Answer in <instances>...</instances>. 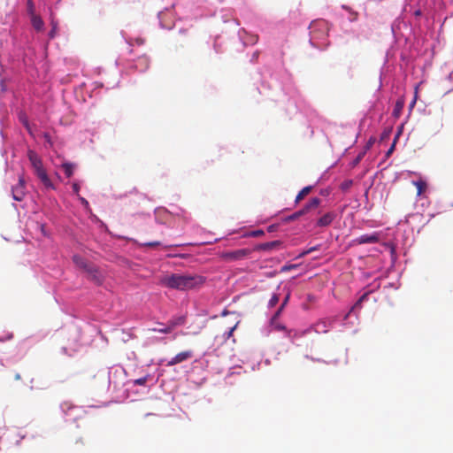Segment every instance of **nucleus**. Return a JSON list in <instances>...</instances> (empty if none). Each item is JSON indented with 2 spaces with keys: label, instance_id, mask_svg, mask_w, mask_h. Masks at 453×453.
I'll return each mask as SVG.
<instances>
[{
  "label": "nucleus",
  "instance_id": "obj_19",
  "mask_svg": "<svg viewBox=\"0 0 453 453\" xmlns=\"http://www.w3.org/2000/svg\"><path fill=\"white\" fill-rule=\"evenodd\" d=\"M150 331H153V332H158V333H162V334H170L171 332H173L171 330V327H169V326L166 324V326L165 327H162V328H152V329H150Z\"/></svg>",
  "mask_w": 453,
  "mask_h": 453
},
{
  "label": "nucleus",
  "instance_id": "obj_8",
  "mask_svg": "<svg viewBox=\"0 0 453 453\" xmlns=\"http://www.w3.org/2000/svg\"><path fill=\"white\" fill-rule=\"evenodd\" d=\"M321 203V200L318 197L311 198L300 211L303 215H305L311 211L317 209Z\"/></svg>",
  "mask_w": 453,
  "mask_h": 453
},
{
  "label": "nucleus",
  "instance_id": "obj_15",
  "mask_svg": "<svg viewBox=\"0 0 453 453\" xmlns=\"http://www.w3.org/2000/svg\"><path fill=\"white\" fill-rule=\"evenodd\" d=\"M412 184L417 188V196H421L427 188L426 181L422 180L412 181Z\"/></svg>",
  "mask_w": 453,
  "mask_h": 453
},
{
  "label": "nucleus",
  "instance_id": "obj_23",
  "mask_svg": "<svg viewBox=\"0 0 453 453\" xmlns=\"http://www.w3.org/2000/svg\"><path fill=\"white\" fill-rule=\"evenodd\" d=\"M283 309H281L280 307L278 309V311L275 312V314L273 316V318L271 319V324L272 325H274L275 321H277L279 316L280 315L281 311H282Z\"/></svg>",
  "mask_w": 453,
  "mask_h": 453
},
{
  "label": "nucleus",
  "instance_id": "obj_3",
  "mask_svg": "<svg viewBox=\"0 0 453 453\" xmlns=\"http://www.w3.org/2000/svg\"><path fill=\"white\" fill-rule=\"evenodd\" d=\"M251 250L241 249L233 251H224L219 254V257L225 262L239 261L250 255Z\"/></svg>",
  "mask_w": 453,
  "mask_h": 453
},
{
  "label": "nucleus",
  "instance_id": "obj_22",
  "mask_svg": "<svg viewBox=\"0 0 453 453\" xmlns=\"http://www.w3.org/2000/svg\"><path fill=\"white\" fill-rule=\"evenodd\" d=\"M279 300H280V297L278 295H276V294L273 295V296L269 300V306L270 307L275 306L278 303Z\"/></svg>",
  "mask_w": 453,
  "mask_h": 453
},
{
  "label": "nucleus",
  "instance_id": "obj_33",
  "mask_svg": "<svg viewBox=\"0 0 453 453\" xmlns=\"http://www.w3.org/2000/svg\"><path fill=\"white\" fill-rule=\"evenodd\" d=\"M319 249V246H314L307 250L306 251L303 252V255L310 254Z\"/></svg>",
  "mask_w": 453,
  "mask_h": 453
},
{
  "label": "nucleus",
  "instance_id": "obj_44",
  "mask_svg": "<svg viewBox=\"0 0 453 453\" xmlns=\"http://www.w3.org/2000/svg\"><path fill=\"white\" fill-rule=\"evenodd\" d=\"M320 325H323V327H325V323L324 322L317 324V326H319Z\"/></svg>",
  "mask_w": 453,
  "mask_h": 453
},
{
  "label": "nucleus",
  "instance_id": "obj_32",
  "mask_svg": "<svg viewBox=\"0 0 453 453\" xmlns=\"http://www.w3.org/2000/svg\"><path fill=\"white\" fill-rule=\"evenodd\" d=\"M397 138V136L395 137ZM395 142H396V139H395L393 144L391 145V147L388 149V150L387 151V156L388 157L395 150Z\"/></svg>",
  "mask_w": 453,
  "mask_h": 453
},
{
  "label": "nucleus",
  "instance_id": "obj_38",
  "mask_svg": "<svg viewBox=\"0 0 453 453\" xmlns=\"http://www.w3.org/2000/svg\"><path fill=\"white\" fill-rule=\"evenodd\" d=\"M55 33H56V27H53V28L51 29V31L49 34L50 37L53 38L55 36Z\"/></svg>",
  "mask_w": 453,
  "mask_h": 453
},
{
  "label": "nucleus",
  "instance_id": "obj_39",
  "mask_svg": "<svg viewBox=\"0 0 453 453\" xmlns=\"http://www.w3.org/2000/svg\"><path fill=\"white\" fill-rule=\"evenodd\" d=\"M391 130H388V131H384L382 135H381V139H384L386 137L388 136V134H390Z\"/></svg>",
  "mask_w": 453,
  "mask_h": 453
},
{
  "label": "nucleus",
  "instance_id": "obj_30",
  "mask_svg": "<svg viewBox=\"0 0 453 453\" xmlns=\"http://www.w3.org/2000/svg\"><path fill=\"white\" fill-rule=\"evenodd\" d=\"M363 156H364V153H360V154L356 157V159H355V160L353 161V163H352L353 166L357 165L360 162V160L362 159Z\"/></svg>",
  "mask_w": 453,
  "mask_h": 453
},
{
  "label": "nucleus",
  "instance_id": "obj_20",
  "mask_svg": "<svg viewBox=\"0 0 453 453\" xmlns=\"http://www.w3.org/2000/svg\"><path fill=\"white\" fill-rule=\"evenodd\" d=\"M342 7L349 12V14H350V16L349 18V21L354 22L357 19V16H358L357 12L352 11L350 8H349L347 6H342Z\"/></svg>",
  "mask_w": 453,
  "mask_h": 453
},
{
  "label": "nucleus",
  "instance_id": "obj_17",
  "mask_svg": "<svg viewBox=\"0 0 453 453\" xmlns=\"http://www.w3.org/2000/svg\"><path fill=\"white\" fill-rule=\"evenodd\" d=\"M62 168L65 171L66 177L70 178L73 173L74 165L71 163H64Z\"/></svg>",
  "mask_w": 453,
  "mask_h": 453
},
{
  "label": "nucleus",
  "instance_id": "obj_16",
  "mask_svg": "<svg viewBox=\"0 0 453 453\" xmlns=\"http://www.w3.org/2000/svg\"><path fill=\"white\" fill-rule=\"evenodd\" d=\"M32 25L35 30L40 31L43 27V21L39 16L32 17Z\"/></svg>",
  "mask_w": 453,
  "mask_h": 453
},
{
  "label": "nucleus",
  "instance_id": "obj_1",
  "mask_svg": "<svg viewBox=\"0 0 453 453\" xmlns=\"http://www.w3.org/2000/svg\"><path fill=\"white\" fill-rule=\"evenodd\" d=\"M203 278L197 274L170 273L159 278V284L163 287L186 291L203 284Z\"/></svg>",
  "mask_w": 453,
  "mask_h": 453
},
{
  "label": "nucleus",
  "instance_id": "obj_6",
  "mask_svg": "<svg viewBox=\"0 0 453 453\" xmlns=\"http://www.w3.org/2000/svg\"><path fill=\"white\" fill-rule=\"evenodd\" d=\"M192 355H193V353L191 350H186V351L180 352L175 357H173L170 361H168L167 365L173 366L177 364H180V363L186 361V360L189 359L190 357H192Z\"/></svg>",
  "mask_w": 453,
  "mask_h": 453
},
{
  "label": "nucleus",
  "instance_id": "obj_10",
  "mask_svg": "<svg viewBox=\"0 0 453 453\" xmlns=\"http://www.w3.org/2000/svg\"><path fill=\"white\" fill-rule=\"evenodd\" d=\"M73 261L78 268L83 270L85 273H87L88 269L92 265L79 255H74L73 257Z\"/></svg>",
  "mask_w": 453,
  "mask_h": 453
},
{
  "label": "nucleus",
  "instance_id": "obj_25",
  "mask_svg": "<svg viewBox=\"0 0 453 453\" xmlns=\"http://www.w3.org/2000/svg\"><path fill=\"white\" fill-rule=\"evenodd\" d=\"M276 330H279V331H285L287 330L286 326L278 323L277 321H275L274 325H272Z\"/></svg>",
  "mask_w": 453,
  "mask_h": 453
},
{
  "label": "nucleus",
  "instance_id": "obj_43",
  "mask_svg": "<svg viewBox=\"0 0 453 453\" xmlns=\"http://www.w3.org/2000/svg\"><path fill=\"white\" fill-rule=\"evenodd\" d=\"M44 137H45V139H46L47 141H50V136H49V134H44Z\"/></svg>",
  "mask_w": 453,
  "mask_h": 453
},
{
  "label": "nucleus",
  "instance_id": "obj_35",
  "mask_svg": "<svg viewBox=\"0 0 453 453\" xmlns=\"http://www.w3.org/2000/svg\"><path fill=\"white\" fill-rule=\"evenodd\" d=\"M402 107H403V103L397 102L395 104V112L396 113V111H399L402 109Z\"/></svg>",
  "mask_w": 453,
  "mask_h": 453
},
{
  "label": "nucleus",
  "instance_id": "obj_12",
  "mask_svg": "<svg viewBox=\"0 0 453 453\" xmlns=\"http://www.w3.org/2000/svg\"><path fill=\"white\" fill-rule=\"evenodd\" d=\"M280 245V241H273L258 244L255 247V250H270Z\"/></svg>",
  "mask_w": 453,
  "mask_h": 453
},
{
  "label": "nucleus",
  "instance_id": "obj_26",
  "mask_svg": "<svg viewBox=\"0 0 453 453\" xmlns=\"http://www.w3.org/2000/svg\"><path fill=\"white\" fill-rule=\"evenodd\" d=\"M147 377H142L134 380L135 385L142 386L147 382Z\"/></svg>",
  "mask_w": 453,
  "mask_h": 453
},
{
  "label": "nucleus",
  "instance_id": "obj_31",
  "mask_svg": "<svg viewBox=\"0 0 453 453\" xmlns=\"http://www.w3.org/2000/svg\"><path fill=\"white\" fill-rule=\"evenodd\" d=\"M289 297H290V294L288 293V295L286 296V297L284 298L281 305L280 306L281 309H284L285 305L288 303V300H289Z\"/></svg>",
  "mask_w": 453,
  "mask_h": 453
},
{
  "label": "nucleus",
  "instance_id": "obj_13",
  "mask_svg": "<svg viewBox=\"0 0 453 453\" xmlns=\"http://www.w3.org/2000/svg\"><path fill=\"white\" fill-rule=\"evenodd\" d=\"M186 319L184 316H180L176 318H173L167 322V325L169 327H171V330L173 331L175 327L178 326H182L185 324Z\"/></svg>",
  "mask_w": 453,
  "mask_h": 453
},
{
  "label": "nucleus",
  "instance_id": "obj_11",
  "mask_svg": "<svg viewBox=\"0 0 453 453\" xmlns=\"http://www.w3.org/2000/svg\"><path fill=\"white\" fill-rule=\"evenodd\" d=\"M334 218H335V215L334 212H327L318 219L317 226H327L333 222Z\"/></svg>",
  "mask_w": 453,
  "mask_h": 453
},
{
  "label": "nucleus",
  "instance_id": "obj_5",
  "mask_svg": "<svg viewBox=\"0 0 453 453\" xmlns=\"http://www.w3.org/2000/svg\"><path fill=\"white\" fill-rule=\"evenodd\" d=\"M380 242V234H365L357 237L353 240V242L357 245L365 244V243H377Z\"/></svg>",
  "mask_w": 453,
  "mask_h": 453
},
{
  "label": "nucleus",
  "instance_id": "obj_18",
  "mask_svg": "<svg viewBox=\"0 0 453 453\" xmlns=\"http://www.w3.org/2000/svg\"><path fill=\"white\" fill-rule=\"evenodd\" d=\"M302 216H303V215L302 214V211L299 210V211L294 212L293 214L288 216L287 218H285L284 221L285 222L294 221Z\"/></svg>",
  "mask_w": 453,
  "mask_h": 453
},
{
  "label": "nucleus",
  "instance_id": "obj_42",
  "mask_svg": "<svg viewBox=\"0 0 453 453\" xmlns=\"http://www.w3.org/2000/svg\"><path fill=\"white\" fill-rule=\"evenodd\" d=\"M273 229H274V226H270L268 227V231H269V232L273 231Z\"/></svg>",
  "mask_w": 453,
  "mask_h": 453
},
{
  "label": "nucleus",
  "instance_id": "obj_40",
  "mask_svg": "<svg viewBox=\"0 0 453 453\" xmlns=\"http://www.w3.org/2000/svg\"><path fill=\"white\" fill-rule=\"evenodd\" d=\"M14 378H15V380H20V379H21V377H20V374H19V373H16Z\"/></svg>",
  "mask_w": 453,
  "mask_h": 453
},
{
  "label": "nucleus",
  "instance_id": "obj_24",
  "mask_svg": "<svg viewBox=\"0 0 453 453\" xmlns=\"http://www.w3.org/2000/svg\"><path fill=\"white\" fill-rule=\"evenodd\" d=\"M367 296H368V293H365L364 295H362L360 296V298L357 301L355 307L360 306L361 303L367 299Z\"/></svg>",
  "mask_w": 453,
  "mask_h": 453
},
{
  "label": "nucleus",
  "instance_id": "obj_14",
  "mask_svg": "<svg viewBox=\"0 0 453 453\" xmlns=\"http://www.w3.org/2000/svg\"><path fill=\"white\" fill-rule=\"evenodd\" d=\"M312 186L304 187L296 196L295 203H299L312 190Z\"/></svg>",
  "mask_w": 453,
  "mask_h": 453
},
{
  "label": "nucleus",
  "instance_id": "obj_27",
  "mask_svg": "<svg viewBox=\"0 0 453 453\" xmlns=\"http://www.w3.org/2000/svg\"><path fill=\"white\" fill-rule=\"evenodd\" d=\"M352 185V180H346L343 183H342L341 188L342 189L345 190L348 189Z\"/></svg>",
  "mask_w": 453,
  "mask_h": 453
},
{
  "label": "nucleus",
  "instance_id": "obj_21",
  "mask_svg": "<svg viewBox=\"0 0 453 453\" xmlns=\"http://www.w3.org/2000/svg\"><path fill=\"white\" fill-rule=\"evenodd\" d=\"M264 231L263 230H255V231H251L250 232L249 234H246V236H250V237H259V236H262L264 235Z\"/></svg>",
  "mask_w": 453,
  "mask_h": 453
},
{
  "label": "nucleus",
  "instance_id": "obj_7",
  "mask_svg": "<svg viewBox=\"0 0 453 453\" xmlns=\"http://www.w3.org/2000/svg\"><path fill=\"white\" fill-rule=\"evenodd\" d=\"M86 273L88 274V278L96 284L100 285L103 282V275L96 266L92 265Z\"/></svg>",
  "mask_w": 453,
  "mask_h": 453
},
{
  "label": "nucleus",
  "instance_id": "obj_4",
  "mask_svg": "<svg viewBox=\"0 0 453 453\" xmlns=\"http://www.w3.org/2000/svg\"><path fill=\"white\" fill-rule=\"evenodd\" d=\"M12 198L16 201H22L26 196V182L22 177L19 178V182L12 188Z\"/></svg>",
  "mask_w": 453,
  "mask_h": 453
},
{
  "label": "nucleus",
  "instance_id": "obj_34",
  "mask_svg": "<svg viewBox=\"0 0 453 453\" xmlns=\"http://www.w3.org/2000/svg\"><path fill=\"white\" fill-rule=\"evenodd\" d=\"M296 265H284L281 269V271L285 272V271H289L291 269H294L296 268Z\"/></svg>",
  "mask_w": 453,
  "mask_h": 453
},
{
  "label": "nucleus",
  "instance_id": "obj_41",
  "mask_svg": "<svg viewBox=\"0 0 453 453\" xmlns=\"http://www.w3.org/2000/svg\"><path fill=\"white\" fill-rule=\"evenodd\" d=\"M81 203L88 204V201L85 198L81 197Z\"/></svg>",
  "mask_w": 453,
  "mask_h": 453
},
{
  "label": "nucleus",
  "instance_id": "obj_9",
  "mask_svg": "<svg viewBox=\"0 0 453 453\" xmlns=\"http://www.w3.org/2000/svg\"><path fill=\"white\" fill-rule=\"evenodd\" d=\"M150 67V58L147 56L138 58L134 68L140 72H145Z\"/></svg>",
  "mask_w": 453,
  "mask_h": 453
},
{
  "label": "nucleus",
  "instance_id": "obj_37",
  "mask_svg": "<svg viewBox=\"0 0 453 453\" xmlns=\"http://www.w3.org/2000/svg\"><path fill=\"white\" fill-rule=\"evenodd\" d=\"M145 245L149 246V247H154V246L159 245V242H148Z\"/></svg>",
  "mask_w": 453,
  "mask_h": 453
},
{
  "label": "nucleus",
  "instance_id": "obj_29",
  "mask_svg": "<svg viewBox=\"0 0 453 453\" xmlns=\"http://www.w3.org/2000/svg\"><path fill=\"white\" fill-rule=\"evenodd\" d=\"M236 325L231 327L227 332L225 333L226 338L228 339L232 336L234 330L235 329Z\"/></svg>",
  "mask_w": 453,
  "mask_h": 453
},
{
  "label": "nucleus",
  "instance_id": "obj_28",
  "mask_svg": "<svg viewBox=\"0 0 453 453\" xmlns=\"http://www.w3.org/2000/svg\"><path fill=\"white\" fill-rule=\"evenodd\" d=\"M72 188H73V193L78 196L79 195V191H80V185L78 183L74 182L73 184Z\"/></svg>",
  "mask_w": 453,
  "mask_h": 453
},
{
  "label": "nucleus",
  "instance_id": "obj_2",
  "mask_svg": "<svg viewBox=\"0 0 453 453\" xmlns=\"http://www.w3.org/2000/svg\"><path fill=\"white\" fill-rule=\"evenodd\" d=\"M27 157L31 163V165L33 166V168L35 170V173L40 179V180L42 181L43 186L46 188L55 189V187H54L52 181L50 180L45 169L43 168L42 159L38 156V154L32 150H28Z\"/></svg>",
  "mask_w": 453,
  "mask_h": 453
},
{
  "label": "nucleus",
  "instance_id": "obj_36",
  "mask_svg": "<svg viewBox=\"0 0 453 453\" xmlns=\"http://www.w3.org/2000/svg\"><path fill=\"white\" fill-rule=\"evenodd\" d=\"M21 120H22L23 124L25 125V127H27V129L30 132L28 121L27 120V119L24 118V119H21Z\"/></svg>",
  "mask_w": 453,
  "mask_h": 453
}]
</instances>
